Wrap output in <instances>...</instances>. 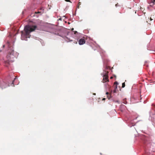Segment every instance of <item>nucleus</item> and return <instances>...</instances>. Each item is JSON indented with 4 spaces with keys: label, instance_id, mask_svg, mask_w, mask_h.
<instances>
[{
    "label": "nucleus",
    "instance_id": "nucleus-24",
    "mask_svg": "<svg viewBox=\"0 0 155 155\" xmlns=\"http://www.w3.org/2000/svg\"><path fill=\"white\" fill-rule=\"evenodd\" d=\"M93 94L95 95L96 94L95 93H94V94Z\"/></svg>",
    "mask_w": 155,
    "mask_h": 155
},
{
    "label": "nucleus",
    "instance_id": "nucleus-15",
    "mask_svg": "<svg viewBox=\"0 0 155 155\" xmlns=\"http://www.w3.org/2000/svg\"><path fill=\"white\" fill-rule=\"evenodd\" d=\"M151 0L152 1V2H153V3L155 4V0Z\"/></svg>",
    "mask_w": 155,
    "mask_h": 155
},
{
    "label": "nucleus",
    "instance_id": "nucleus-18",
    "mask_svg": "<svg viewBox=\"0 0 155 155\" xmlns=\"http://www.w3.org/2000/svg\"><path fill=\"white\" fill-rule=\"evenodd\" d=\"M150 21H152V20H153V19H152L151 18H150Z\"/></svg>",
    "mask_w": 155,
    "mask_h": 155
},
{
    "label": "nucleus",
    "instance_id": "nucleus-12",
    "mask_svg": "<svg viewBox=\"0 0 155 155\" xmlns=\"http://www.w3.org/2000/svg\"><path fill=\"white\" fill-rule=\"evenodd\" d=\"M41 12H35V14H38V13H40Z\"/></svg>",
    "mask_w": 155,
    "mask_h": 155
},
{
    "label": "nucleus",
    "instance_id": "nucleus-5",
    "mask_svg": "<svg viewBox=\"0 0 155 155\" xmlns=\"http://www.w3.org/2000/svg\"><path fill=\"white\" fill-rule=\"evenodd\" d=\"M85 42V40L84 38H81L78 41V43L80 45L84 44Z\"/></svg>",
    "mask_w": 155,
    "mask_h": 155
},
{
    "label": "nucleus",
    "instance_id": "nucleus-16",
    "mask_svg": "<svg viewBox=\"0 0 155 155\" xmlns=\"http://www.w3.org/2000/svg\"><path fill=\"white\" fill-rule=\"evenodd\" d=\"M106 94H107V95H108L109 94V93L108 92H107L106 93Z\"/></svg>",
    "mask_w": 155,
    "mask_h": 155
},
{
    "label": "nucleus",
    "instance_id": "nucleus-21",
    "mask_svg": "<svg viewBox=\"0 0 155 155\" xmlns=\"http://www.w3.org/2000/svg\"><path fill=\"white\" fill-rule=\"evenodd\" d=\"M105 100V98H103L102 99V100H103V101Z\"/></svg>",
    "mask_w": 155,
    "mask_h": 155
},
{
    "label": "nucleus",
    "instance_id": "nucleus-1",
    "mask_svg": "<svg viewBox=\"0 0 155 155\" xmlns=\"http://www.w3.org/2000/svg\"><path fill=\"white\" fill-rule=\"evenodd\" d=\"M37 28L36 25H26L24 28V31H21V39L22 40H27V38H29L31 36L30 33L34 31Z\"/></svg>",
    "mask_w": 155,
    "mask_h": 155
},
{
    "label": "nucleus",
    "instance_id": "nucleus-11",
    "mask_svg": "<svg viewBox=\"0 0 155 155\" xmlns=\"http://www.w3.org/2000/svg\"><path fill=\"white\" fill-rule=\"evenodd\" d=\"M16 79V78H15L14 80L12 82V86H14V81Z\"/></svg>",
    "mask_w": 155,
    "mask_h": 155
},
{
    "label": "nucleus",
    "instance_id": "nucleus-14",
    "mask_svg": "<svg viewBox=\"0 0 155 155\" xmlns=\"http://www.w3.org/2000/svg\"><path fill=\"white\" fill-rule=\"evenodd\" d=\"M65 1L67 2H71L70 1V0H65Z\"/></svg>",
    "mask_w": 155,
    "mask_h": 155
},
{
    "label": "nucleus",
    "instance_id": "nucleus-23",
    "mask_svg": "<svg viewBox=\"0 0 155 155\" xmlns=\"http://www.w3.org/2000/svg\"><path fill=\"white\" fill-rule=\"evenodd\" d=\"M108 69V67L107 66H106V69Z\"/></svg>",
    "mask_w": 155,
    "mask_h": 155
},
{
    "label": "nucleus",
    "instance_id": "nucleus-4",
    "mask_svg": "<svg viewBox=\"0 0 155 155\" xmlns=\"http://www.w3.org/2000/svg\"><path fill=\"white\" fill-rule=\"evenodd\" d=\"M143 142L144 144L149 147L151 143L150 138L148 137H144L143 140Z\"/></svg>",
    "mask_w": 155,
    "mask_h": 155
},
{
    "label": "nucleus",
    "instance_id": "nucleus-10",
    "mask_svg": "<svg viewBox=\"0 0 155 155\" xmlns=\"http://www.w3.org/2000/svg\"><path fill=\"white\" fill-rule=\"evenodd\" d=\"M107 97L109 99H110V98L111 97V94H109L108 95H107Z\"/></svg>",
    "mask_w": 155,
    "mask_h": 155
},
{
    "label": "nucleus",
    "instance_id": "nucleus-2",
    "mask_svg": "<svg viewBox=\"0 0 155 155\" xmlns=\"http://www.w3.org/2000/svg\"><path fill=\"white\" fill-rule=\"evenodd\" d=\"M17 55V53L14 51V50L12 49V48H11L9 51V53L7 56V57L8 60L13 61V59L16 57Z\"/></svg>",
    "mask_w": 155,
    "mask_h": 155
},
{
    "label": "nucleus",
    "instance_id": "nucleus-8",
    "mask_svg": "<svg viewBox=\"0 0 155 155\" xmlns=\"http://www.w3.org/2000/svg\"><path fill=\"white\" fill-rule=\"evenodd\" d=\"M81 2H79L78 3V8H80V5L81 4Z\"/></svg>",
    "mask_w": 155,
    "mask_h": 155
},
{
    "label": "nucleus",
    "instance_id": "nucleus-26",
    "mask_svg": "<svg viewBox=\"0 0 155 155\" xmlns=\"http://www.w3.org/2000/svg\"><path fill=\"white\" fill-rule=\"evenodd\" d=\"M74 30V28H73L72 29V30Z\"/></svg>",
    "mask_w": 155,
    "mask_h": 155
},
{
    "label": "nucleus",
    "instance_id": "nucleus-13",
    "mask_svg": "<svg viewBox=\"0 0 155 155\" xmlns=\"http://www.w3.org/2000/svg\"><path fill=\"white\" fill-rule=\"evenodd\" d=\"M123 101H124L123 103L125 104H127V102L126 101H125L124 100Z\"/></svg>",
    "mask_w": 155,
    "mask_h": 155
},
{
    "label": "nucleus",
    "instance_id": "nucleus-7",
    "mask_svg": "<svg viewBox=\"0 0 155 155\" xmlns=\"http://www.w3.org/2000/svg\"><path fill=\"white\" fill-rule=\"evenodd\" d=\"M3 86H2V89H3V88H5L6 87V86H4V84H5V85H6V84L5 83H3Z\"/></svg>",
    "mask_w": 155,
    "mask_h": 155
},
{
    "label": "nucleus",
    "instance_id": "nucleus-3",
    "mask_svg": "<svg viewBox=\"0 0 155 155\" xmlns=\"http://www.w3.org/2000/svg\"><path fill=\"white\" fill-rule=\"evenodd\" d=\"M108 71H106L105 70L103 72V78L102 81V82L105 83L107 81H109L108 79Z\"/></svg>",
    "mask_w": 155,
    "mask_h": 155
},
{
    "label": "nucleus",
    "instance_id": "nucleus-27",
    "mask_svg": "<svg viewBox=\"0 0 155 155\" xmlns=\"http://www.w3.org/2000/svg\"><path fill=\"white\" fill-rule=\"evenodd\" d=\"M112 78V77H111L110 78Z\"/></svg>",
    "mask_w": 155,
    "mask_h": 155
},
{
    "label": "nucleus",
    "instance_id": "nucleus-25",
    "mask_svg": "<svg viewBox=\"0 0 155 155\" xmlns=\"http://www.w3.org/2000/svg\"><path fill=\"white\" fill-rule=\"evenodd\" d=\"M115 5L116 6H117V5L116 4Z\"/></svg>",
    "mask_w": 155,
    "mask_h": 155
},
{
    "label": "nucleus",
    "instance_id": "nucleus-6",
    "mask_svg": "<svg viewBox=\"0 0 155 155\" xmlns=\"http://www.w3.org/2000/svg\"><path fill=\"white\" fill-rule=\"evenodd\" d=\"M118 83L117 81H115V82H114V86L115 85H116V86H115V87H114V89H117V85H118Z\"/></svg>",
    "mask_w": 155,
    "mask_h": 155
},
{
    "label": "nucleus",
    "instance_id": "nucleus-17",
    "mask_svg": "<svg viewBox=\"0 0 155 155\" xmlns=\"http://www.w3.org/2000/svg\"><path fill=\"white\" fill-rule=\"evenodd\" d=\"M40 9L41 10H44V9L43 8H41Z\"/></svg>",
    "mask_w": 155,
    "mask_h": 155
},
{
    "label": "nucleus",
    "instance_id": "nucleus-28",
    "mask_svg": "<svg viewBox=\"0 0 155 155\" xmlns=\"http://www.w3.org/2000/svg\"><path fill=\"white\" fill-rule=\"evenodd\" d=\"M147 23H148V21H147Z\"/></svg>",
    "mask_w": 155,
    "mask_h": 155
},
{
    "label": "nucleus",
    "instance_id": "nucleus-20",
    "mask_svg": "<svg viewBox=\"0 0 155 155\" xmlns=\"http://www.w3.org/2000/svg\"><path fill=\"white\" fill-rule=\"evenodd\" d=\"M116 89H114V92L115 93L116 92Z\"/></svg>",
    "mask_w": 155,
    "mask_h": 155
},
{
    "label": "nucleus",
    "instance_id": "nucleus-9",
    "mask_svg": "<svg viewBox=\"0 0 155 155\" xmlns=\"http://www.w3.org/2000/svg\"><path fill=\"white\" fill-rule=\"evenodd\" d=\"M125 86V82L123 83L122 84V87L124 88Z\"/></svg>",
    "mask_w": 155,
    "mask_h": 155
},
{
    "label": "nucleus",
    "instance_id": "nucleus-22",
    "mask_svg": "<svg viewBox=\"0 0 155 155\" xmlns=\"http://www.w3.org/2000/svg\"><path fill=\"white\" fill-rule=\"evenodd\" d=\"M77 31H75L74 32V34H76V33H77Z\"/></svg>",
    "mask_w": 155,
    "mask_h": 155
},
{
    "label": "nucleus",
    "instance_id": "nucleus-19",
    "mask_svg": "<svg viewBox=\"0 0 155 155\" xmlns=\"http://www.w3.org/2000/svg\"><path fill=\"white\" fill-rule=\"evenodd\" d=\"M115 102H117V103H119V101H114Z\"/></svg>",
    "mask_w": 155,
    "mask_h": 155
}]
</instances>
